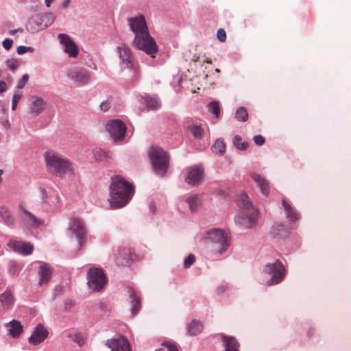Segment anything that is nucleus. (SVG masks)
I'll return each mask as SVG.
<instances>
[{
    "label": "nucleus",
    "instance_id": "obj_1",
    "mask_svg": "<svg viewBox=\"0 0 351 351\" xmlns=\"http://www.w3.org/2000/svg\"><path fill=\"white\" fill-rule=\"evenodd\" d=\"M128 23L131 29L135 34L132 46L154 58L158 52V46L149 32L145 17L141 15L130 18Z\"/></svg>",
    "mask_w": 351,
    "mask_h": 351
},
{
    "label": "nucleus",
    "instance_id": "obj_2",
    "mask_svg": "<svg viewBox=\"0 0 351 351\" xmlns=\"http://www.w3.org/2000/svg\"><path fill=\"white\" fill-rule=\"evenodd\" d=\"M134 194V186L123 178L117 176L112 179L110 185V203L112 208L125 206Z\"/></svg>",
    "mask_w": 351,
    "mask_h": 351
},
{
    "label": "nucleus",
    "instance_id": "obj_3",
    "mask_svg": "<svg viewBox=\"0 0 351 351\" xmlns=\"http://www.w3.org/2000/svg\"><path fill=\"white\" fill-rule=\"evenodd\" d=\"M47 171L58 177L63 178L73 172V164L58 153L47 152L44 154Z\"/></svg>",
    "mask_w": 351,
    "mask_h": 351
},
{
    "label": "nucleus",
    "instance_id": "obj_4",
    "mask_svg": "<svg viewBox=\"0 0 351 351\" xmlns=\"http://www.w3.org/2000/svg\"><path fill=\"white\" fill-rule=\"evenodd\" d=\"M205 242L213 254H221L229 246L228 234L222 230L212 229L206 232Z\"/></svg>",
    "mask_w": 351,
    "mask_h": 351
},
{
    "label": "nucleus",
    "instance_id": "obj_5",
    "mask_svg": "<svg viewBox=\"0 0 351 351\" xmlns=\"http://www.w3.org/2000/svg\"><path fill=\"white\" fill-rule=\"evenodd\" d=\"M149 157L155 172L158 176H164L169 167L168 153L160 147L153 146L149 151Z\"/></svg>",
    "mask_w": 351,
    "mask_h": 351
},
{
    "label": "nucleus",
    "instance_id": "obj_6",
    "mask_svg": "<svg viewBox=\"0 0 351 351\" xmlns=\"http://www.w3.org/2000/svg\"><path fill=\"white\" fill-rule=\"evenodd\" d=\"M263 272L268 275H272L271 278L266 282L271 286L281 282L285 277V268L280 261L277 260L274 263H269L265 265Z\"/></svg>",
    "mask_w": 351,
    "mask_h": 351
},
{
    "label": "nucleus",
    "instance_id": "obj_7",
    "mask_svg": "<svg viewBox=\"0 0 351 351\" xmlns=\"http://www.w3.org/2000/svg\"><path fill=\"white\" fill-rule=\"evenodd\" d=\"M54 20L55 16L51 12L38 14L29 19L27 24V29L32 32H38L51 25Z\"/></svg>",
    "mask_w": 351,
    "mask_h": 351
},
{
    "label": "nucleus",
    "instance_id": "obj_8",
    "mask_svg": "<svg viewBox=\"0 0 351 351\" xmlns=\"http://www.w3.org/2000/svg\"><path fill=\"white\" fill-rule=\"evenodd\" d=\"M117 49L123 64H125L127 68L133 71L134 80L135 82H138L140 76V69L138 65L133 62L130 48L125 45H122L118 47Z\"/></svg>",
    "mask_w": 351,
    "mask_h": 351
},
{
    "label": "nucleus",
    "instance_id": "obj_9",
    "mask_svg": "<svg viewBox=\"0 0 351 351\" xmlns=\"http://www.w3.org/2000/svg\"><path fill=\"white\" fill-rule=\"evenodd\" d=\"M87 280L89 288L94 291L101 290L106 282V278L103 271L95 267L89 269Z\"/></svg>",
    "mask_w": 351,
    "mask_h": 351
},
{
    "label": "nucleus",
    "instance_id": "obj_10",
    "mask_svg": "<svg viewBox=\"0 0 351 351\" xmlns=\"http://www.w3.org/2000/svg\"><path fill=\"white\" fill-rule=\"evenodd\" d=\"M204 177V169L201 165H193L184 171L185 182L189 185H199Z\"/></svg>",
    "mask_w": 351,
    "mask_h": 351
},
{
    "label": "nucleus",
    "instance_id": "obj_11",
    "mask_svg": "<svg viewBox=\"0 0 351 351\" xmlns=\"http://www.w3.org/2000/svg\"><path fill=\"white\" fill-rule=\"evenodd\" d=\"M106 128L116 141H122L125 136L126 126L125 123L119 119L110 121L106 125Z\"/></svg>",
    "mask_w": 351,
    "mask_h": 351
},
{
    "label": "nucleus",
    "instance_id": "obj_12",
    "mask_svg": "<svg viewBox=\"0 0 351 351\" xmlns=\"http://www.w3.org/2000/svg\"><path fill=\"white\" fill-rule=\"evenodd\" d=\"M257 216V210H242L241 213L235 217V221L241 227L251 228L256 225Z\"/></svg>",
    "mask_w": 351,
    "mask_h": 351
},
{
    "label": "nucleus",
    "instance_id": "obj_13",
    "mask_svg": "<svg viewBox=\"0 0 351 351\" xmlns=\"http://www.w3.org/2000/svg\"><path fill=\"white\" fill-rule=\"evenodd\" d=\"M69 229L77 237L80 245L82 247L86 241V230L83 220L80 218L72 219Z\"/></svg>",
    "mask_w": 351,
    "mask_h": 351
},
{
    "label": "nucleus",
    "instance_id": "obj_14",
    "mask_svg": "<svg viewBox=\"0 0 351 351\" xmlns=\"http://www.w3.org/2000/svg\"><path fill=\"white\" fill-rule=\"evenodd\" d=\"M67 76L80 85H84L90 80V75L88 70L82 68H75L69 70Z\"/></svg>",
    "mask_w": 351,
    "mask_h": 351
},
{
    "label": "nucleus",
    "instance_id": "obj_15",
    "mask_svg": "<svg viewBox=\"0 0 351 351\" xmlns=\"http://www.w3.org/2000/svg\"><path fill=\"white\" fill-rule=\"evenodd\" d=\"M47 329L41 324L36 326L32 335L29 337L28 341L33 346H37L43 342L48 337Z\"/></svg>",
    "mask_w": 351,
    "mask_h": 351
},
{
    "label": "nucleus",
    "instance_id": "obj_16",
    "mask_svg": "<svg viewBox=\"0 0 351 351\" xmlns=\"http://www.w3.org/2000/svg\"><path fill=\"white\" fill-rule=\"evenodd\" d=\"M58 39L60 43L64 46V51L70 57L75 58L78 55V49L76 45L68 35L60 34L58 35Z\"/></svg>",
    "mask_w": 351,
    "mask_h": 351
},
{
    "label": "nucleus",
    "instance_id": "obj_17",
    "mask_svg": "<svg viewBox=\"0 0 351 351\" xmlns=\"http://www.w3.org/2000/svg\"><path fill=\"white\" fill-rule=\"evenodd\" d=\"M106 345L110 348L111 351H131L128 340L123 337L108 339Z\"/></svg>",
    "mask_w": 351,
    "mask_h": 351
},
{
    "label": "nucleus",
    "instance_id": "obj_18",
    "mask_svg": "<svg viewBox=\"0 0 351 351\" xmlns=\"http://www.w3.org/2000/svg\"><path fill=\"white\" fill-rule=\"evenodd\" d=\"M8 246L13 249L14 252L23 255H29L34 250V245L28 242H21L11 240L8 243Z\"/></svg>",
    "mask_w": 351,
    "mask_h": 351
},
{
    "label": "nucleus",
    "instance_id": "obj_19",
    "mask_svg": "<svg viewBox=\"0 0 351 351\" xmlns=\"http://www.w3.org/2000/svg\"><path fill=\"white\" fill-rule=\"evenodd\" d=\"M20 208L23 213V216L21 217L22 221L27 226L32 228H38L43 224L44 221L43 219L38 218L25 208L21 206Z\"/></svg>",
    "mask_w": 351,
    "mask_h": 351
},
{
    "label": "nucleus",
    "instance_id": "obj_20",
    "mask_svg": "<svg viewBox=\"0 0 351 351\" xmlns=\"http://www.w3.org/2000/svg\"><path fill=\"white\" fill-rule=\"evenodd\" d=\"M15 302L14 293L10 290H6L0 294V304L4 311H8L12 308Z\"/></svg>",
    "mask_w": 351,
    "mask_h": 351
},
{
    "label": "nucleus",
    "instance_id": "obj_21",
    "mask_svg": "<svg viewBox=\"0 0 351 351\" xmlns=\"http://www.w3.org/2000/svg\"><path fill=\"white\" fill-rule=\"evenodd\" d=\"M9 335L13 338H18L20 337L23 331V326L18 320H12L5 325Z\"/></svg>",
    "mask_w": 351,
    "mask_h": 351
},
{
    "label": "nucleus",
    "instance_id": "obj_22",
    "mask_svg": "<svg viewBox=\"0 0 351 351\" xmlns=\"http://www.w3.org/2000/svg\"><path fill=\"white\" fill-rule=\"evenodd\" d=\"M30 100V112L32 113H35L36 114H40L45 107L46 102L45 101V100L43 98L37 96L32 97Z\"/></svg>",
    "mask_w": 351,
    "mask_h": 351
},
{
    "label": "nucleus",
    "instance_id": "obj_23",
    "mask_svg": "<svg viewBox=\"0 0 351 351\" xmlns=\"http://www.w3.org/2000/svg\"><path fill=\"white\" fill-rule=\"evenodd\" d=\"M251 178L257 184L258 187L261 189L262 193L264 195H267L269 193L270 186L269 182L263 176L256 173H252L250 174Z\"/></svg>",
    "mask_w": 351,
    "mask_h": 351
},
{
    "label": "nucleus",
    "instance_id": "obj_24",
    "mask_svg": "<svg viewBox=\"0 0 351 351\" xmlns=\"http://www.w3.org/2000/svg\"><path fill=\"white\" fill-rule=\"evenodd\" d=\"M282 207L289 221L293 222L299 219L300 215L291 204L285 199L282 201Z\"/></svg>",
    "mask_w": 351,
    "mask_h": 351
},
{
    "label": "nucleus",
    "instance_id": "obj_25",
    "mask_svg": "<svg viewBox=\"0 0 351 351\" xmlns=\"http://www.w3.org/2000/svg\"><path fill=\"white\" fill-rule=\"evenodd\" d=\"M237 205L242 210H256L251 202L248 195L245 192H241L237 199Z\"/></svg>",
    "mask_w": 351,
    "mask_h": 351
},
{
    "label": "nucleus",
    "instance_id": "obj_26",
    "mask_svg": "<svg viewBox=\"0 0 351 351\" xmlns=\"http://www.w3.org/2000/svg\"><path fill=\"white\" fill-rule=\"evenodd\" d=\"M52 274V269L49 265L43 264L40 266V279L39 285H43L48 283L50 280Z\"/></svg>",
    "mask_w": 351,
    "mask_h": 351
},
{
    "label": "nucleus",
    "instance_id": "obj_27",
    "mask_svg": "<svg viewBox=\"0 0 351 351\" xmlns=\"http://www.w3.org/2000/svg\"><path fill=\"white\" fill-rule=\"evenodd\" d=\"M0 216L6 226L9 227L14 226L16 219L7 207L1 206L0 208Z\"/></svg>",
    "mask_w": 351,
    "mask_h": 351
},
{
    "label": "nucleus",
    "instance_id": "obj_28",
    "mask_svg": "<svg viewBox=\"0 0 351 351\" xmlns=\"http://www.w3.org/2000/svg\"><path fill=\"white\" fill-rule=\"evenodd\" d=\"M130 298L132 304L131 312L133 315H135L138 313L141 308V300L140 296L134 289H131L130 291Z\"/></svg>",
    "mask_w": 351,
    "mask_h": 351
},
{
    "label": "nucleus",
    "instance_id": "obj_29",
    "mask_svg": "<svg viewBox=\"0 0 351 351\" xmlns=\"http://www.w3.org/2000/svg\"><path fill=\"white\" fill-rule=\"evenodd\" d=\"M222 339L225 346V351H239V343L235 337L223 335Z\"/></svg>",
    "mask_w": 351,
    "mask_h": 351
},
{
    "label": "nucleus",
    "instance_id": "obj_30",
    "mask_svg": "<svg viewBox=\"0 0 351 351\" xmlns=\"http://www.w3.org/2000/svg\"><path fill=\"white\" fill-rule=\"evenodd\" d=\"M93 155L97 160L105 161L113 158V152L110 150L95 149L93 150Z\"/></svg>",
    "mask_w": 351,
    "mask_h": 351
},
{
    "label": "nucleus",
    "instance_id": "obj_31",
    "mask_svg": "<svg viewBox=\"0 0 351 351\" xmlns=\"http://www.w3.org/2000/svg\"><path fill=\"white\" fill-rule=\"evenodd\" d=\"M202 330L203 324L196 319H193L187 326L188 334L191 336L199 335L202 332Z\"/></svg>",
    "mask_w": 351,
    "mask_h": 351
},
{
    "label": "nucleus",
    "instance_id": "obj_32",
    "mask_svg": "<svg viewBox=\"0 0 351 351\" xmlns=\"http://www.w3.org/2000/svg\"><path fill=\"white\" fill-rule=\"evenodd\" d=\"M68 337L80 347L83 346L86 342V337L80 332H69Z\"/></svg>",
    "mask_w": 351,
    "mask_h": 351
},
{
    "label": "nucleus",
    "instance_id": "obj_33",
    "mask_svg": "<svg viewBox=\"0 0 351 351\" xmlns=\"http://www.w3.org/2000/svg\"><path fill=\"white\" fill-rule=\"evenodd\" d=\"M212 151L213 153L219 155H223L226 152V143L221 139H217L212 147Z\"/></svg>",
    "mask_w": 351,
    "mask_h": 351
},
{
    "label": "nucleus",
    "instance_id": "obj_34",
    "mask_svg": "<svg viewBox=\"0 0 351 351\" xmlns=\"http://www.w3.org/2000/svg\"><path fill=\"white\" fill-rule=\"evenodd\" d=\"M186 202L189 204L190 210L194 212L197 209L199 205V196L197 195H191L187 198Z\"/></svg>",
    "mask_w": 351,
    "mask_h": 351
},
{
    "label": "nucleus",
    "instance_id": "obj_35",
    "mask_svg": "<svg viewBox=\"0 0 351 351\" xmlns=\"http://www.w3.org/2000/svg\"><path fill=\"white\" fill-rule=\"evenodd\" d=\"M144 99L149 109L156 110L158 109L160 106L156 97L145 96Z\"/></svg>",
    "mask_w": 351,
    "mask_h": 351
},
{
    "label": "nucleus",
    "instance_id": "obj_36",
    "mask_svg": "<svg viewBox=\"0 0 351 351\" xmlns=\"http://www.w3.org/2000/svg\"><path fill=\"white\" fill-rule=\"evenodd\" d=\"M233 145L239 150H246L248 147V143L245 141H242V138L239 135H236L233 138Z\"/></svg>",
    "mask_w": 351,
    "mask_h": 351
},
{
    "label": "nucleus",
    "instance_id": "obj_37",
    "mask_svg": "<svg viewBox=\"0 0 351 351\" xmlns=\"http://www.w3.org/2000/svg\"><path fill=\"white\" fill-rule=\"evenodd\" d=\"M235 119L239 121L245 122L248 119V112L245 108L240 107L235 112Z\"/></svg>",
    "mask_w": 351,
    "mask_h": 351
},
{
    "label": "nucleus",
    "instance_id": "obj_38",
    "mask_svg": "<svg viewBox=\"0 0 351 351\" xmlns=\"http://www.w3.org/2000/svg\"><path fill=\"white\" fill-rule=\"evenodd\" d=\"M193 135L197 138H201L204 135V130L199 125H193L190 127Z\"/></svg>",
    "mask_w": 351,
    "mask_h": 351
},
{
    "label": "nucleus",
    "instance_id": "obj_39",
    "mask_svg": "<svg viewBox=\"0 0 351 351\" xmlns=\"http://www.w3.org/2000/svg\"><path fill=\"white\" fill-rule=\"evenodd\" d=\"M208 110L212 112L216 118H218L220 114V106L219 102L213 101L208 104Z\"/></svg>",
    "mask_w": 351,
    "mask_h": 351
},
{
    "label": "nucleus",
    "instance_id": "obj_40",
    "mask_svg": "<svg viewBox=\"0 0 351 351\" xmlns=\"http://www.w3.org/2000/svg\"><path fill=\"white\" fill-rule=\"evenodd\" d=\"M156 351H178L176 345L171 342H165L162 343V348Z\"/></svg>",
    "mask_w": 351,
    "mask_h": 351
},
{
    "label": "nucleus",
    "instance_id": "obj_41",
    "mask_svg": "<svg viewBox=\"0 0 351 351\" xmlns=\"http://www.w3.org/2000/svg\"><path fill=\"white\" fill-rule=\"evenodd\" d=\"M21 97H22V93H20V92H16L13 96V99H12V110H15L16 107H17V104L19 103V101H20V99H21Z\"/></svg>",
    "mask_w": 351,
    "mask_h": 351
},
{
    "label": "nucleus",
    "instance_id": "obj_42",
    "mask_svg": "<svg viewBox=\"0 0 351 351\" xmlns=\"http://www.w3.org/2000/svg\"><path fill=\"white\" fill-rule=\"evenodd\" d=\"M195 261V255L191 254H189L184 261V267L185 268H189L192 264H193Z\"/></svg>",
    "mask_w": 351,
    "mask_h": 351
},
{
    "label": "nucleus",
    "instance_id": "obj_43",
    "mask_svg": "<svg viewBox=\"0 0 351 351\" xmlns=\"http://www.w3.org/2000/svg\"><path fill=\"white\" fill-rule=\"evenodd\" d=\"M34 49L32 47L19 46L17 48V53L20 55L24 54L27 52H34Z\"/></svg>",
    "mask_w": 351,
    "mask_h": 351
},
{
    "label": "nucleus",
    "instance_id": "obj_44",
    "mask_svg": "<svg viewBox=\"0 0 351 351\" xmlns=\"http://www.w3.org/2000/svg\"><path fill=\"white\" fill-rule=\"evenodd\" d=\"M29 80V75L27 74H25L22 76L21 80L18 82L16 87L19 89H21L25 87L27 81Z\"/></svg>",
    "mask_w": 351,
    "mask_h": 351
},
{
    "label": "nucleus",
    "instance_id": "obj_45",
    "mask_svg": "<svg viewBox=\"0 0 351 351\" xmlns=\"http://www.w3.org/2000/svg\"><path fill=\"white\" fill-rule=\"evenodd\" d=\"M6 64H7L8 67H9L10 69H11L12 70L16 69L19 66V62L15 59L8 60L6 61Z\"/></svg>",
    "mask_w": 351,
    "mask_h": 351
},
{
    "label": "nucleus",
    "instance_id": "obj_46",
    "mask_svg": "<svg viewBox=\"0 0 351 351\" xmlns=\"http://www.w3.org/2000/svg\"><path fill=\"white\" fill-rule=\"evenodd\" d=\"M217 38L221 42H225L226 40V33L223 29H219L217 33Z\"/></svg>",
    "mask_w": 351,
    "mask_h": 351
},
{
    "label": "nucleus",
    "instance_id": "obj_47",
    "mask_svg": "<svg viewBox=\"0 0 351 351\" xmlns=\"http://www.w3.org/2000/svg\"><path fill=\"white\" fill-rule=\"evenodd\" d=\"M253 140L255 144L258 146L263 145L265 141V138L260 134L254 136Z\"/></svg>",
    "mask_w": 351,
    "mask_h": 351
},
{
    "label": "nucleus",
    "instance_id": "obj_48",
    "mask_svg": "<svg viewBox=\"0 0 351 351\" xmlns=\"http://www.w3.org/2000/svg\"><path fill=\"white\" fill-rule=\"evenodd\" d=\"M13 45V40L10 38H5L3 41V47L6 49L9 50L11 49L12 46Z\"/></svg>",
    "mask_w": 351,
    "mask_h": 351
},
{
    "label": "nucleus",
    "instance_id": "obj_49",
    "mask_svg": "<svg viewBox=\"0 0 351 351\" xmlns=\"http://www.w3.org/2000/svg\"><path fill=\"white\" fill-rule=\"evenodd\" d=\"M110 107V103L108 101H103L100 105L101 110L106 112Z\"/></svg>",
    "mask_w": 351,
    "mask_h": 351
},
{
    "label": "nucleus",
    "instance_id": "obj_50",
    "mask_svg": "<svg viewBox=\"0 0 351 351\" xmlns=\"http://www.w3.org/2000/svg\"><path fill=\"white\" fill-rule=\"evenodd\" d=\"M7 90V84L4 81H0V93H3Z\"/></svg>",
    "mask_w": 351,
    "mask_h": 351
},
{
    "label": "nucleus",
    "instance_id": "obj_51",
    "mask_svg": "<svg viewBox=\"0 0 351 351\" xmlns=\"http://www.w3.org/2000/svg\"><path fill=\"white\" fill-rule=\"evenodd\" d=\"M149 209L153 213H155L156 210V206L155 202H150Z\"/></svg>",
    "mask_w": 351,
    "mask_h": 351
},
{
    "label": "nucleus",
    "instance_id": "obj_52",
    "mask_svg": "<svg viewBox=\"0 0 351 351\" xmlns=\"http://www.w3.org/2000/svg\"><path fill=\"white\" fill-rule=\"evenodd\" d=\"M2 123L6 129H9L10 128V123L8 120H5L4 121L2 122Z\"/></svg>",
    "mask_w": 351,
    "mask_h": 351
},
{
    "label": "nucleus",
    "instance_id": "obj_53",
    "mask_svg": "<svg viewBox=\"0 0 351 351\" xmlns=\"http://www.w3.org/2000/svg\"><path fill=\"white\" fill-rule=\"evenodd\" d=\"M70 3V0H64L62 3V5L64 8H66Z\"/></svg>",
    "mask_w": 351,
    "mask_h": 351
},
{
    "label": "nucleus",
    "instance_id": "obj_54",
    "mask_svg": "<svg viewBox=\"0 0 351 351\" xmlns=\"http://www.w3.org/2000/svg\"><path fill=\"white\" fill-rule=\"evenodd\" d=\"M116 261L118 265H124L125 262L119 258L118 256H116Z\"/></svg>",
    "mask_w": 351,
    "mask_h": 351
},
{
    "label": "nucleus",
    "instance_id": "obj_55",
    "mask_svg": "<svg viewBox=\"0 0 351 351\" xmlns=\"http://www.w3.org/2000/svg\"><path fill=\"white\" fill-rule=\"evenodd\" d=\"M54 0H45V3L47 7H50Z\"/></svg>",
    "mask_w": 351,
    "mask_h": 351
},
{
    "label": "nucleus",
    "instance_id": "obj_56",
    "mask_svg": "<svg viewBox=\"0 0 351 351\" xmlns=\"http://www.w3.org/2000/svg\"><path fill=\"white\" fill-rule=\"evenodd\" d=\"M3 170L0 169V182L2 181L1 176L3 175Z\"/></svg>",
    "mask_w": 351,
    "mask_h": 351
},
{
    "label": "nucleus",
    "instance_id": "obj_57",
    "mask_svg": "<svg viewBox=\"0 0 351 351\" xmlns=\"http://www.w3.org/2000/svg\"><path fill=\"white\" fill-rule=\"evenodd\" d=\"M205 62L209 64L212 63V61L210 60H206Z\"/></svg>",
    "mask_w": 351,
    "mask_h": 351
}]
</instances>
